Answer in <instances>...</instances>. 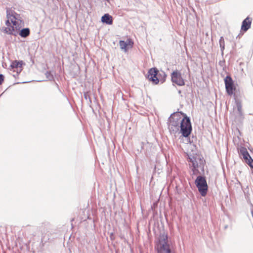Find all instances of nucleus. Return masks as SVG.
<instances>
[{"mask_svg": "<svg viewBox=\"0 0 253 253\" xmlns=\"http://www.w3.org/2000/svg\"><path fill=\"white\" fill-rule=\"evenodd\" d=\"M179 124L182 135L185 137H188L192 130L190 120L186 116L181 119V115L178 113L173 114L169 118V127L170 132L178 130Z\"/></svg>", "mask_w": 253, "mask_h": 253, "instance_id": "1", "label": "nucleus"}, {"mask_svg": "<svg viewBox=\"0 0 253 253\" xmlns=\"http://www.w3.org/2000/svg\"><path fill=\"white\" fill-rule=\"evenodd\" d=\"M6 27H3L1 30L4 33L16 37V12L11 8H6Z\"/></svg>", "mask_w": 253, "mask_h": 253, "instance_id": "2", "label": "nucleus"}, {"mask_svg": "<svg viewBox=\"0 0 253 253\" xmlns=\"http://www.w3.org/2000/svg\"><path fill=\"white\" fill-rule=\"evenodd\" d=\"M155 248L158 253H170L171 250L168 244V236L167 233L164 232L160 234Z\"/></svg>", "mask_w": 253, "mask_h": 253, "instance_id": "3", "label": "nucleus"}, {"mask_svg": "<svg viewBox=\"0 0 253 253\" xmlns=\"http://www.w3.org/2000/svg\"><path fill=\"white\" fill-rule=\"evenodd\" d=\"M165 78V74L164 73L161 74L155 68H151L148 71V78L154 84H157L159 82L163 83Z\"/></svg>", "mask_w": 253, "mask_h": 253, "instance_id": "4", "label": "nucleus"}, {"mask_svg": "<svg viewBox=\"0 0 253 253\" xmlns=\"http://www.w3.org/2000/svg\"><path fill=\"white\" fill-rule=\"evenodd\" d=\"M187 159L188 162L191 163V164H189V166L192 168V170L194 173L196 171H197V169L199 166L203 164V158L198 154L188 155Z\"/></svg>", "mask_w": 253, "mask_h": 253, "instance_id": "5", "label": "nucleus"}, {"mask_svg": "<svg viewBox=\"0 0 253 253\" xmlns=\"http://www.w3.org/2000/svg\"><path fill=\"white\" fill-rule=\"evenodd\" d=\"M196 185L202 196H205L208 191V185L205 177L198 176L195 180Z\"/></svg>", "mask_w": 253, "mask_h": 253, "instance_id": "6", "label": "nucleus"}, {"mask_svg": "<svg viewBox=\"0 0 253 253\" xmlns=\"http://www.w3.org/2000/svg\"><path fill=\"white\" fill-rule=\"evenodd\" d=\"M224 81L227 94L229 95H232L236 90L233 80L230 76H227L225 78Z\"/></svg>", "mask_w": 253, "mask_h": 253, "instance_id": "7", "label": "nucleus"}, {"mask_svg": "<svg viewBox=\"0 0 253 253\" xmlns=\"http://www.w3.org/2000/svg\"><path fill=\"white\" fill-rule=\"evenodd\" d=\"M171 79L172 83L177 85L182 86L185 84L180 72L177 70H175L171 73Z\"/></svg>", "mask_w": 253, "mask_h": 253, "instance_id": "8", "label": "nucleus"}, {"mask_svg": "<svg viewBox=\"0 0 253 253\" xmlns=\"http://www.w3.org/2000/svg\"><path fill=\"white\" fill-rule=\"evenodd\" d=\"M133 44L134 42L131 39H128L126 42L122 40L119 42L120 48L125 52L127 51L128 48H132Z\"/></svg>", "mask_w": 253, "mask_h": 253, "instance_id": "9", "label": "nucleus"}, {"mask_svg": "<svg viewBox=\"0 0 253 253\" xmlns=\"http://www.w3.org/2000/svg\"><path fill=\"white\" fill-rule=\"evenodd\" d=\"M252 23V19L247 17L242 22L241 30L244 32L247 31L250 28Z\"/></svg>", "mask_w": 253, "mask_h": 253, "instance_id": "10", "label": "nucleus"}, {"mask_svg": "<svg viewBox=\"0 0 253 253\" xmlns=\"http://www.w3.org/2000/svg\"><path fill=\"white\" fill-rule=\"evenodd\" d=\"M101 21L103 23H105L109 25L113 24V18L109 14H104L101 18Z\"/></svg>", "mask_w": 253, "mask_h": 253, "instance_id": "11", "label": "nucleus"}, {"mask_svg": "<svg viewBox=\"0 0 253 253\" xmlns=\"http://www.w3.org/2000/svg\"><path fill=\"white\" fill-rule=\"evenodd\" d=\"M30 33V29L28 28L22 29L19 32V35L23 38L28 37Z\"/></svg>", "mask_w": 253, "mask_h": 253, "instance_id": "12", "label": "nucleus"}, {"mask_svg": "<svg viewBox=\"0 0 253 253\" xmlns=\"http://www.w3.org/2000/svg\"><path fill=\"white\" fill-rule=\"evenodd\" d=\"M240 153L242 155L244 160L247 159V158L250 156L246 148L244 147H242L240 149Z\"/></svg>", "mask_w": 253, "mask_h": 253, "instance_id": "13", "label": "nucleus"}, {"mask_svg": "<svg viewBox=\"0 0 253 253\" xmlns=\"http://www.w3.org/2000/svg\"><path fill=\"white\" fill-rule=\"evenodd\" d=\"M23 65H25V63L22 61L17 62V74L22 71Z\"/></svg>", "mask_w": 253, "mask_h": 253, "instance_id": "14", "label": "nucleus"}, {"mask_svg": "<svg viewBox=\"0 0 253 253\" xmlns=\"http://www.w3.org/2000/svg\"><path fill=\"white\" fill-rule=\"evenodd\" d=\"M246 163L251 168H253V160L251 156L247 158V159H245Z\"/></svg>", "mask_w": 253, "mask_h": 253, "instance_id": "15", "label": "nucleus"}, {"mask_svg": "<svg viewBox=\"0 0 253 253\" xmlns=\"http://www.w3.org/2000/svg\"><path fill=\"white\" fill-rule=\"evenodd\" d=\"M10 70H12L13 72H15L16 69V60L12 61L10 64L8 68Z\"/></svg>", "mask_w": 253, "mask_h": 253, "instance_id": "16", "label": "nucleus"}, {"mask_svg": "<svg viewBox=\"0 0 253 253\" xmlns=\"http://www.w3.org/2000/svg\"><path fill=\"white\" fill-rule=\"evenodd\" d=\"M219 42L221 49H224L225 46V42L223 37H220Z\"/></svg>", "mask_w": 253, "mask_h": 253, "instance_id": "17", "label": "nucleus"}, {"mask_svg": "<svg viewBox=\"0 0 253 253\" xmlns=\"http://www.w3.org/2000/svg\"><path fill=\"white\" fill-rule=\"evenodd\" d=\"M236 106L237 108V110L240 115H241L242 113V104L239 101H236Z\"/></svg>", "mask_w": 253, "mask_h": 253, "instance_id": "18", "label": "nucleus"}, {"mask_svg": "<svg viewBox=\"0 0 253 253\" xmlns=\"http://www.w3.org/2000/svg\"><path fill=\"white\" fill-rule=\"evenodd\" d=\"M4 75L1 74H0V85L3 83V82L4 81Z\"/></svg>", "mask_w": 253, "mask_h": 253, "instance_id": "19", "label": "nucleus"}, {"mask_svg": "<svg viewBox=\"0 0 253 253\" xmlns=\"http://www.w3.org/2000/svg\"><path fill=\"white\" fill-rule=\"evenodd\" d=\"M13 76L14 77V78H16V76L15 75H13Z\"/></svg>", "mask_w": 253, "mask_h": 253, "instance_id": "20", "label": "nucleus"}]
</instances>
